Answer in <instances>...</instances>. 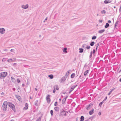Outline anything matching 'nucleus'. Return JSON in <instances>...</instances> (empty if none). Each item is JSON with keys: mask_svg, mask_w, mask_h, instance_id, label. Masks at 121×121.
I'll list each match as a JSON object with an SVG mask.
<instances>
[{"mask_svg": "<svg viewBox=\"0 0 121 121\" xmlns=\"http://www.w3.org/2000/svg\"><path fill=\"white\" fill-rule=\"evenodd\" d=\"M7 75V73L6 72H4L0 73V78L3 79L5 78Z\"/></svg>", "mask_w": 121, "mask_h": 121, "instance_id": "obj_1", "label": "nucleus"}, {"mask_svg": "<svg viewBox=\"0 0 121 121\" xmlns=\"http://www.w3.org/2000/svg\"><path fill=\"white\" fill-rule=\"evenodd\" d=\"M8 103L7 101L4 102L2 105V107L4 111H6L7 110V106Z\"/></svg>", "mask_w": 121, "mask_h": 121, "instance_id": "obj_2", "label": "nucleus"}, {"mask_svg": "<svg viewBox=\"0 0 121 121\" xmlns=\"http://www.w3.org/2000/svg\"><path fill=\"white\" fill-rule=\"evenodd\" d=\"M9 106L14 112H15V109L14 105L10 103H9Z\"/></svg>", "mask_w": 121, "mask_h": 121, "instance_id": "obj_3", "label": "nucleus"}, {"mask_svg": "<svg viewBox=\"0 0 121 121\" xmlns=\"http://www.w3.org/2000/svg\"><path fill=\"white\" fill-rule=\"evenodd\" d=\"M66 111H64V110H62L60 114V116L63 117L64 116H66V113L65 112Z\"/></svg>", "mask_w": 121, "mask_h": 121, "instance_id": "obj_4", "label": "nucleus"}, {"mask_svg": "<svg viewBox=\"0 0 121 121\" xmlns=\"http://www.w3.org/2000/svg\"><path fill=\"white\" fill-rule=\"evenodd\" d=\"M5 30L4 28H0V33L1 34H3L5 33Z\"/></svg>", "mask_w": 121, "mask_h": 121, "instance_id": "obj_5", "label": "nucleus"}, {"mask_svg": "<svg viewBox=\"0 0 121 121\" xmlns=\"http://www.w3.org/2000/svg\"><path fill=\"white\" fill-rule=\"evenodd\" d=\"M28 4H26V5H22V7L24 9H27L28 7Z\"/></svg>", "mask_w": 121, "mask_h": 121, "instance_id": "obj_6", "label": "nucleus"}, {"mask_svg": "<svg viewBox=\"0 0 121 121\" xmlns=\"http://www.w3.org/2000/svg\"><path fill=\"white\" fill-rule=\"evenodd\" d=\"M77 85L74 86H73L70 89V91L69 92V93L70 94L71 92L76 87Z\"/></svg>", "mask_w": 121, "mask_h": 121, "instance_id": "obj_7", "label": "nucleus"}, {"mask_svg": "<svg viewBox=\"0 0 121 121\" xmlns=\"http://www.w3.org/2000/svg\"><path fill=\"white\" fill-rule=\"evenodd\" d=\"M111 1H110V0H106L104 1V2L105 4H107L108 3H110L112 2Z\"/></svg>", "mask_w": 121, "mask_h": 121, "instance_id": "obj_8", "label": "nucleus"}, {"mask_svg": "<svg viewBox=\"0 0 121 121\" xmlns=\"http://www.w3.org/2000/svg\"><path fill=\"white\" fill-rule=\"evenodd\" d=\"M25 107L24 108V109L25 110H26L28 108V104L27 103H26L25 104Z\"/></svg>", "mask_w": 121, "mask_h": 121, "instance_id": "obj_9", "label": "nucleus"}, {"mask_svg": "<svg viewBox=\"0 0 121 121\" xmlns=\"http://www.w3.org/2000/svg\"><path fill=\"white\" fill-rule=\"evenodd\" d=\"M67 78L65 77L64 76H63L61 78V81L64 82L65 81L66 79Z\"/></svg>", "mask_w": 121, "mask_h": 121, "instance_id": "obj_10", "label": "nucleus"}, {"mask_svg": "<svg viewBox=\"0 0 121 121\" xmlns=\"http://www.w3.org/2000/svg\"><path fill=\"white\" fill-rule=\"evenodd\" d=\"M105 31V30L104 29L100 30L98 32L99 33L101 34L104 32Z\"/></svg>", "mask_w": 121, "mask_h": 121, "instance_id": "obj_11", "label": "nucleus"}, {"mask_svg": "<svg viewBox=\"0 0 121 121\" xmlns=\"http://www.w3.org/2000/svg\"><path fill=\"white\" fill-rule=\"evenodd\" d=\"M94 109H92L89 112V114L90 115H92L94 112Z\"/></svg>", "mask_w": 121, "mask_h": 121, "instance_id": "obj_12", "label": "nucleus"}, {"mask_svg": "<svg viewBox=\"0 0 121 121\" xmlns=\"http://www.w3.org/2000/svg\"><path fill=\"white\" fill-rule=\"evenodd\" d=\"M67 48H64L63 50V52L65 53H67Z\"/></svg>", "mask_w": 121, "mask_h": 121, "instance_id": "obj_13", "label": "nucleus"}, {"mask_svg": "<svg viewBox=\"0 0 121 121\" xmlns=\"http://www.w3.org/2000/svg\"><path fill=\"white\" fill-rule=\"evenodd\" d=\"M54 88H54L55 89H56L57 90H59V88L58 87V85H55L53 87Z\"/></svg>", "mask_w": 121, "mask_h": 121, "instance_id": "obj_14", "label": "nucleus"}, {"mask_svg": "<svg viewBox=\"0 0 121 121\" xmlns=\"http://www.w3.org/2000/svg\"><path fill=\"white\" fill-rule=\"evenodd\" d=\"M84 119V117L83 116H81L80 118V121H83Z\"/></svg>", "mask_w": 121, "mask_h": 121, "instance_id": "obj_15", "label": "nucleus"}, {"mask_svg": "<svg viewBox=\"0 0 121 121\" xmlns=\"http://www.w3.org/2000/svg\"><path fill=\"white\" fill-rule=\"evenodd\" d=\"M69 71H68L66 73L65 75L64 76H65L66 78H67L68 75H69Z\"/></svg>", "mask_w": 121, "mask_h": 121, "instance_id": "obj_16", "label": "nucleus"}, {"mask_svg": "<svg viewBox=\"0 0 121 121\" xmlns=\"http://www.w3.org/2000/svg\"><path fill=\"white\" fill-rule=\"evenodd\" d=\"M50 95H48L46 97V100L49 99V102H50V99L49 98Z\"/></svg>", "mask_w": 121, "mask_h": 121, "instance_id": "obj_17", "label": "nucleus"}, {"mask_svg": "<svg viewBox=\"0 0 121 121\" xmlns=\"http://www.w3.org/2000/svg\"><path fill=\"white\" fill-rule=\"evenodd\" d=\"M75 74L74 73H72L71 76V78H73L75 76Z\"/></svg>", "mask_w": 121, "mask_h": 121, "instance_id": "obj_18", "label": "nucleus"}, {"mask_svg": "<svg viewBox=\"0 0 121 121\" xmlns=\"http://www.w3.org/2000/svg\"><path fill=\"white\" fill-rule=\"evenodd\" d=\"M109 26V24L108 23H107L106 24V25L105 26V27L106 28H107Z\"/></svg>", "mask_w": 121, "mask_h": 121, "instance_id": "obj_19", "label": "nucleus"}, {"mask_svg": "<svg viewBox=\"0 0 121 121\" xmlns=\"http://www.w3.org/2000/svg\"><path fill=\"white\" fill-rule=\"evenodd\" d=\"M91 105H92V104H90L88 106H87V107L86 108V109L87 110L89 109L90 108V106Z\"/></svg>", "mask_w": 121, "mask_h": 121, "instance_id": "obj_20", "label": "nucleus"}, {"mask_svg": "<svg viewBox=\"0 0 121 121\" xmlns=\"http://www.w3.org/2000/svg\"><path fill=\"white\" fill-rule=\"evenodd\" d=\"M86 44H83L82 46V48L84 49H85L86 48Z\"/></svg>", "mask_w": 121, "mask_h": 121, "instance_id": "obj_21", "label": "nucleus"}, {"mask_svg": "<svg viewBox=\"0 0 121 121\" xmlns=\"http://www.w3.org/2000/svg\"><path fill=\"white\" fill-rule=\"evenodd\" d=\"M89 72V70H86L84 73V75L85 76H86L87 74Z\"/></svg>", "mask_w": 121, "mask_h": 121, "instance_id": "obj_22", "label": "nucleus"}, {"mask_svg": "<svg viewBox=\"0 0 121 121\" xmlns=\"http://www.w3.org/2000/svg\"><path fill=\"white\" fill-rule=\"evenodd\" d=\"M55 110L56 111H58L59 110V108L58 107H54Z\"/></svg>", "mask_w": 121, "mask_h": 121, "instance_id": "obj_23", "label": "nucleus"}, {"mask_svg": "<svg viewBox=\"0 0 121 121\" xmlns=\"http://www.w3.org/2000/svg\"><path fill=\"white\" fill-rule=\"evenodd\" d=\"M95 44V42L94 41L90 43V45L91 46H93Z\"/></svg>", "mask_w": 121, "mask_h": 121, "instance_id": "obj_24", "label": "nucleus"}, {"mask_svg": "<svg viewBox=\"0 0 121 121\" xmlns=\"http://www.w3.org/2000/svg\"><path fill=\"white\" fill-rule=\"evenodd\" d=\"M79 50H80L79 51V53H82L83 52V49L82 48H80L79 49Z\"/></svg>", "mask_w": 121, "mask_h": 121, "instance_id": "obj_25", "label": "nucleus"}, {"mask_svg": "<svg viewBox=\"0 0 121 121\" xmlns=\"http://www.w3.org/2000/svg\"><path fill=\"white\" fill-rule=\"evenodd\" d=\"M114 89H115V88L112 89L111 90V91L110 92H109L108 93V95H110L111 94L112 91H113V90H114Z\"/></svg>", "mask_w": 121, "mask_h": 121, "instance_id": "obj_26", "label": "nucleus"}, {"mask_svg": "<svg viewBox=\"0 0 121 121\" xmlns=\"http://www.w3.org/2000/svg\"><path fill=\"white\" fill-rule=\"evenodd\" d=\"M66 100L64 98L62 101V104H64V103H65Z\"/></svg>", "mask_w": 121, "mask_h": 121, "instance_id": "obj_27", "label": "nucleus"}, {"mask_svg": "<svg viewBox=\"0 0 121 121\" xmlns=\"http://www.w3.org/2000/svg\"><path fill=\"white\" fill-rule=\"evenodd\" d=\"M48 77L51 79L53 78V76L52 74L49 75H48Z\"/></svg>", "mask_w": 121, "mask_h": 121, "instance_id": "obj_28", "label": "nucleus"}, {"mask_svg": "<svg viewBox=\"0 0 121 121\" xmlns=\"http://www.w3.org/2000/svg\"><path fill=\"white\" fill-rule=\"evenodd\" d=\"M97 37L96 36H94L92 38V40L95 39Z\"/></svg>", "mask_w": 121, "mask_h": 121, "instance_id": "obj_29", "label": "nucleus"}, {"mask_svg": "<svg viewBox=\"0 0 121 121\" xmlns=\"http://www.w3.org/2000/svg\"><path fill=\"white\" fill-rule=\"evenodd\" d=\"M38 100H37L35 102V104L36 106H38V104H37V103L38 102Z\"/></svg>", "mask_w": 121, "mask_h": 121, "instance_id": "obj_30", "label": "nucleus"}, {"mask_svg": "<svg viewBox=\"0 0 121 121\" xmlns=\"http://www.w3.org/2000/svg\"><path fill=\"white\" fill-rule=\"evenodd\" d=\"M104 102L103 101L102 102L100 103L99 104V105L100 107H101L102 104Z\"/></svg>", "mask_w": 121, "mask_h": 121, "instance_id": "obj_31", "label": "nucleus"}, {"mask_svg": "<svg viewBox=\"0 0 121 121\" xmlns=\"http://www.w3.org/2000/svg\"><path fill=\"white\" fill-rule=\"evenodd\" d=\"M53 111L52 110H51L50 111V113L51 114V116H52L53 115Z\"/></svg>", "mask_w": 121, "mask_h": 121, "instance_id": "obj_32", "label": "nucleus"}, {"mask_svg": "<svg viewBox=\"0 0 121 121\" xmlns=\"http://www.w3.org/2000/svg\"><path fill=\"white\" fill-rule=\"evenodd\" d=\"M101 12L102 13H104V14H105L106 13V12L105 10H103L101 11Z\"/></svg>", "mask_w": 121, "mask_h": 121, "instance_id": "obj_33", "label": "nucleus"}, {"mask_svg": "<svg viewBox=\"0 0 121 121\" xmlns=\"http://www.w3.org/2000/svg\"><path fill=\"white\" fill-rule=\"evenodd\" d=\"M99 45V43H97L96 45V50H97V48L98 47Z\"/></svg>", "mask_w": 121, "mask_h": 121, "instance_id": "obj_34", "label": "nucleus"}, {"mask_svg": "<svg viewBox=\"0 0 121 121\" xmlns=\"http://www.w3.org/2000/svg\"><path fill=\"white\" fill-rule=\"evenodd\" d=\"M57 102H55L54 103V105L55 106H57Z\"/></svg>", "mask_w": 121, "mask_h": 121, "instance_id": "obj_35", "label": "nucleus"}, {"mask_svg": "<svg viewBox=\"0 0 121 121\" xmlns=\"http://www.w3.org/2000/svg\"><path fill=\"white\" fill-rule=\"evenodd\" d=\"M95 49H93V51L92 53L94 55L95 53Z\"/></svg>", "mask_w": 121, "mask_h": 121, "instance_id": "obj_36", "label": "nucleus"}, {"mask_svg": "<svg viewBox=\"0 0 121 121\" xmlns=\"http://www.w3.org/2000/svg\"><path fill=\"white\" fill-rule=\"evenodd\" d=\"M92 51H91V52L90 55L89 57L90 58H91L92 57Z\"/></svg>", "mask_w": 121, "mask_h": 121, "instance_id": "obj_37", "label": "nucleus"}, {"mask_svg": "<svg viewBox=\"0 0 121 121\" xmlns=\"http://www.w3.org/2000/svg\"><path fill=\"white\" fill-rule=\"evenodd\" d=\"M118 21H117L115 24V26L116 27V26L118 25Z\"/></svg>", "mask_w": 121, "mask_h": 121, "instance_id": "obj_38", "label": "nucleus"}, {"mask_svg": "<svg viewBox=\"0 0 121 121\" xmlns=\"http://www.w3.org/2000/svg\"><path fill=\"white\" fill-rule=\"evenodd\" d=\"M6 60V59L5 58H4L2 60V61H5Z\"/></svg>", "mask_w": 121, "mask_h": 121, "instance_id": "obj_39", "label": "nucleus"}, {"mask_svg": "<svg viewBox=\"0 0 121 121\" xmlns=\"http://www.w3.org/2000/svg\"><path fill=\"white\" fill-rule=\"evenodd\" d=\"M86 48L87 49H89L90 48V46H86Z\"/></svg>", "mask_w": 121, "mask_h": 121, "instance_id": "obj_40", "label": "nucleus"}, {"mask_svg": "<svg viewBox=\"0 0 121 121\" xmlns=\"http://www.w3.org/2000/svg\"><path fill=\"white\" fill-rule=\"evenodd\" d=\"M17 82L18 83H19L20 82V81L19 79H17Z\"/></svg>", "mask_w": 121, "mask_h": 121, "instance_id": "obj_41", "label": "nucleus"}, {"mask_svg": "<svg viewBox=\"0 0 121 121\" xmlns=\"http://www.w3.org/2000/svg\"><path fill=\"white\" fill-rule=\"evenodd\" d=\"M107 97H106L104 99V100L103 101L104 102L107 99Z\"/></svg>", "mask_w": 121, "mask_h": 121, "instance_id": "obj_42", "label": "nucleus"}, {"mask_svg": "<svg viewBox=\"0 0 121 121\" xmlns=\"http://www.w3.org/2000/svg\"><path fill=\"white\" fill-rule=\"evenodd\" d=\"M20 98H21V97L20 96H18L17 97V99H18L19 100H19V99H20Z\"/></svg>", "mask_w": 121, "mask_h": 121, "instance_id": "obj_43", "label": "nucleus"}, {"mask_svg": "<svg viewBox=\"0 0 121 121\" xmlns=\"http://www.w3.org/2000/svg\"><path fill=\"white\" fill-rule=\"evenodd\" d=\"M12 60V59H9L7 61L8 62H9L11 61Z\"/></svg>", "mask_w": 121, "mask_h": 121, "instance_id": "obj_44", "label": "nucleus"}, {"mask_svg": "<svg viewBox=\"0 0 121 121\" xmlns=\"http://www.w3.org/2000/svg\"><path fill=\"white\" fill-rule=\"evenodd\" d=\"M99 22L102 23V22H103V21L102 20H99Z\"/></svg>", "mask_w": 121, "mask_h": 121, "instance_id": "obj_45", "label": "nucleus"}, {"mask_svg": "<svg viewBox=\"0 0 121 121\" xmlns=\"http://www.w3.org/2000/svg\"><path fill=\"white\" fill-rule=\"evenodd\" d=\"M4 51H6V52H8V50H7V49H4Z\"/></svg>", "mask_w": 121, "mask_h": 121, "instance_id": "obj_46", "label": "nucleus"}, {"mask_svg": "<svg viewBox=\"0 0 121 121\" xmlns=\"http://www.w3.org/2000/svg\"><path fill=\"white\" fill-rule=\"evenodd\" d=\"M41 120V118L39 117L38 119L37 120L38 121H40Z\"/></svg>", "mask_w": 121, "mask_h": 121, "instance_id": "obj_47", "label": "nucleus"}, {"mask_svg": "<svg viewBox=\"0 0 121 121\" xmlns=\"http://www.w3.org/2000/svg\"><path fill=\"white\" fill-rule=\"evenodd\" d=\"M56 92V90H55V89L54 88V89L53 91V93H55Z\"/></svg>", "mask_w": 121, "mask_h": 121, "instance_id": "obj_48", "label": "nucleus"}, {"mask_svg": "<svg viewBox=\"0 0 121 121\" xmlns=\"http://www.w3.org/2000/svg\"><path fill=\"white\" fill-rule=\"evenodd\" d=\"M47 100V102L48 103H50V102H49V99H48L47 100Z\"/></svg>", "mask_w": 121, "mask_h": 121, "instance_id": "obj_49", "label": "nucleus"}, {"mask_svg": "<svg viewBox=\"0 0 121 121\" xmlns=\"http://www.w3.org/2000/svg\"><path fill=\"white\" fill-rule=\"evenodd\" d=\"M101 112H99L98 113V114L99 116H100L101 115Z\"/></svg>", "mask_w": 121, "mask_h": 121, "instance_id": "obj_50", "label": "nucleus"}, {"mask_svg": "<svg viewBox=\"0 0 121 121\" xmlns=\"http://www.w3.org/2000/svg\"><path fill=\"white\" fill-rule=\"evenodd\" d=\"M48 18V17H46V19L44 20V21L43 22H45V21L47 20Z\"/></svg>", "mask_w": 121, "mask_h": 121, "instance_id": "obj_51", "label": "nucleus"}, {"mask_svg": "<svg viewBox=\"0 0 121 121\" xmlns=\"http://www.w3.org/2000/svg\"><path fill=\"white\" fill-rule=\"evenodd\" d=\"M10 51L11 52H13L14 51V49H12Z\"/></svg>", "mask_w": 121, "mask_h": 121, "instance_id": "obj_52", "label": "nucleus"}, {"mask_svg": "<svg viewBox=\"0 0 121 121\" xmlns=\"http://www.w3.org/2000/svg\"><path fill=\"white\" fill-rule=\"evenodd\" d=\"M13 91H15V90H16V89H15V88H13Z\"/></svg>", "mask_w": 121, "mask_h": 121, "instance_id": "obj_53", "label": "nucleus"}, {"mask_svg": "<svg viewBox=\"0 0 121 121\" xmlns=\"http://www.w3.org/2000/svg\"><path fill=\"white\" fill-rule=\"evenodd\" d=\"M111 21L110 20H108V22L109 23H111Z\"/></svg>", "mask_w": 121, "mask_h": 121, "instance_id": "obj_54", "label": "nucleus"}, {"mask_svg": "<svg viewBox=\"0 0 121 121\" xmlns=\"http://www.w3.org/2000/svg\"><path fill=\"white\" fill-rule=\"evenodd\" d=\"M68 96H67L65 98H64V99H65L66 100L67 98H68Z\"/></svg>", "mask_w": 121, "mask_h": 121, "instance_id": "obj_55", "label": "nucleus"}, {"mask_svg": "<svg viewBox=\"0 0 121 121\" xmlns=\"http://www.w3.org/2000/svg\"><path fill=\"white\" fill-rule=\"evenodd\" d=\"M82 77L81 75H80V76L79 77V78H82Z\"/></svg>", "mask_w": 121, "mask_h": 121, "instance_id": "obj_56", "label": "nucleus"}, {"mask_svg": "<svg viewBox=\"0 0 121 121\" xmlns=\"http://www.w3.org/2000/svg\"><path fill=\"white\" fill-rule=\"evenodd\" d=\"M119 10L120 11H121V7L120 8Z\"/></svg>", "mask_w": 121, "mask_h": 121, "instance_id": "obj_57", "label": "nucleus"}, {"mask_svg": "<svg viewBox=\"0 0 121 121\" xmlns=\"http://www.w3.org/2000/svg\"><path fill=\"white\" fill-rule=\"evenodd\" d=\"M24 86V84H23H23H22V86Z\"/></svg>", "mask_w": 121, "mask_h": 121, "instance_id": "obj_58", "label": "nucleus"}, {"mask_svg": "<svg viewBox=\"0 0 121 121\" xmlns=\"http://www.w3.org/2000/svg\"><path fill=\"white\" fill-rule=\"evenodd\" d=\"M35 91H37V89L36 88H35Z\"/></svg>", "mask_w": 121, "mask_h": 121, "instance_id": "obj_59", "label": "nucleus"}, {"mask_svg": "<svg viewBox=\"0 0 121 121\" xmlns=\"http://www.w3.org/2000/svg\"><path fill=\"white\" fill-rule=\"evenodd\" d=\"M11 78H12V79H14V80H15V79L14 78H13L12 77H11Z\"/></svg>", "mask_w": 121, "mask_h": 121, "instance_id": "obj_60", "label": "nucleus"}, {"mask_svg": "<svg viewBox=\"0 0 121 121\" xmlns=\"http://www.w3.org/2000/svg\"><path fill=\"white\" fill-rule=\"evenodd\" d=\"M119 81L120 82H121V78L120 79Z\"/></svg>", "mask_w": 121, "mask_h": 121, "instance_id": "obj_61", "label": "nucleus"}, {"mask_svg": "<svg viewBox=\"0 0 121 121\" xmlns=\"http://www.w3.org/2000/svg\"><path fill=\"white\" fill-rule=\"evenodd\" d=\"M85 121H89V119H88L87 120H86Z\"/></svg>", "mask_w": 121, "mask_h": 121, "instance_id": "obj_62", "label": "nucleus"}, {"mask_svg": "<svg viewBox=\"0 0 121 121\" xmlns=\"http://www.w3.org/2000/svg\"><path fill=\"white\" fill-rule=\"evenodd\" d=\"M59 100L60 101L61 100V99L60 98V99H59Z\"/></svg>", "mask_w": 121, "mask_h": 121, "instance_id": "obj_63", "label": "nucleus"}, {"mask_svg": "<svg viewBox=\"0 0 121 121\" xmlns=\"http://www.w3.org/2000/svg\"><path fill=\"white\" fill-rule=\"evenodd\" d=\"M10 121H14V120H11Z\"/></svg>", "mask_w": 121, "mask_h": 121, "instance_id": "obj_64", "label": "nucleus"}]
</instances>
